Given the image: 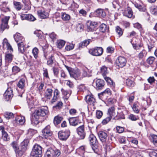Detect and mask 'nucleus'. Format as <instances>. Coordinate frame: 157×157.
<instances>
[{
	"instance_id": "18",
	"label": "nucleus",
	"mask_w": 157,
	"mask_h": 157,
	"mask_svg": "<svg viewBox=\"0 0 157 157\" xmlns=\"http://www.w3.org/2000/svg\"><path fill=\"white\" fill-rule=\"evenodd\" d=\"M111 92L109 88L106 89L104 91L98 94V96L100 98H103V97H107L108 96L111 95Z\"/></svg>"
},
{
	"instance_id": "19",
	"label": "nucleus",
	"mask_w": 157,
	"mask_h": 157,
	"mask_svg": "<svg viewBox=\"0 0 157 157\" xmlns=\"http://www.w3.org/2000/svg\"><path fill=\"white\" fill-rule=\"evenodd\" d=\"M96 17H105L106 14L103 10L101 9H98L94 11Z\"/></svg>"
},
{
	"instance_id": "2",
	"label": "nucleus",
	"mask_w": 157,
	"mask_h": 157,
	"mask_svg": "<svg viewBox=\"0 0 157 157\" xmlns=\"http://www.w3.org/2000/svg\"><path fill=\"white\" fill-rule=\"evenodd\" d=\"M42 148L39 145L35 144L32 149L31 155L33 157H41Z\"/></svg>"
},
{
	"instance_id": "17",
	"label": "nucleus",
	"mask_w": 157,
	"mask_h": 157,
	"mask_svg": "<svg viewBox=\"0 0 157 157\" xmlns=\"http://www.w3.org/2000/svg\"><path fill=\"white\" fill-rule=\"evenodd\" d=\"M98 135L100 140L102 142H105L107 138V133L102 131H100L98 133Z\"/></svg>"
},
{
	"instance_id": "33",
	"label": "nucleus",
	"mask_w": 157,
	"mask_h": 157,
	"mask_svg": "<svg viewBox=\"0 0 157 157\" xmlns=\"http://www.w3.org/2000/svg\"><path fill=\"white\" fill-rule=\"evenodd\" d=\"M63 118L59 115L56 116L54 119V123L55 125H57L59 124L62 120H63Z\"/></svg>"
},
{
	"instance_id": "22",
	"label": "nucleus",
	"mask_w": 157,
	"mask_h": 157,
	"mask_svg": "<svg viewBox=\"0 0 157 157\" xmlns=\"http://www.w3.org/2000/svg\"><path fill=\"white\" fill-rule=\"evenodd\" d=\"M38 16L42 19H45L48 16V13L44 10H39L37 11Z\"/></svg>"
},
{
	"instance_id": "25",
	"label": "nucleus",
	"mask_w": 157,
	"mask_h": 157,
	"mask_svg": "<svg viewBox=\"0 0 157 157\" xmlns=\"http://www.w3.org/2000/svg\"><path fill=\"white\" fill-rule=\"evenodd\" d=\"M52 92L53 90L51 89H47L44 94L45 98L47 99H50L52 95Z\"/></svg>"
},
{
	"instance_id": "56",
	"label": "nucleus",
	"mask_w": 157,
	"mask_h": 157,
	"mask_svg": "<svg viewBox=\"0 0 157 157\" xmlns=\"http://www.w3.org/2000/svg\"><path fill=\"white\" fill-rule=\"evenodd\" d=\"M155 58L154 57H150L147 60V63L150 64H152L155 60Z\"/></svg>"
},
{
	"instance_id": "39",
	"label": "nucleus",
	"mask_w": 157,
	"mask_h": 157,
	"mask_svg": "<svg viewBox=\"0 0 157 157\" xmlns=\"http://www.w3.org/2000/svg\"><path fill=\"white\" fill-rule=\"evenodd\" d=\"M2 139L5 141H8L10 140V137L7 132L3 131L2 133Z\"/></svg>"
},
{
	"instance_id": "54",
	"label": "nucleus",
	"mask_w": 157,
	"mask_h": 157,
	"mask_svg": "<svg viewBox=\"0 0 157 157\" xmlns=\"http://www.w3.org/2000/svg\"><path fill=\"white\" fill-rule=\"evenodd\" d=\"M112 118L108 116L106 118L103 119L101 122L102 124L105 125L107 124L108 122H109L111 120Z\"/></svg>"
},
{
	"instance_id": "3",
	"label": "nucleus",
	"mask_w": 157,
	"mask_h": 157,
	"mask_svg": "<svg viewBox=\"0 0 157 157\" xmlns=\"http://www.w3.org/2000/svg\"><path fill=\"white\" fill-rule=\"evenodd\" d=\"M60 154V152L58 150H54L50 148L47 150L44 157H58Z\"/></svg>"
},
{
	"instance_id": "24",
	"label": "nucleus",
	"mask_w": 157,
	"mask_h": 157,
	"mask_svg": "<svg viewBox=\"0 0 157 157\" xmlns=\"http://www.w3.org/2000/svg\"><path fill=\"white\" fill-rule=\"evenodd\" d=\"M14 123H16L19 125L23 124L25 122V118L24 117L18 116L16 118L14 121Z\"/></svg>"
},
{
	"instance_id": "30",
	"label": "nucleus",
	"mask_w": 157,
	"mask_h": 157,
	"mask_svg": "<svg viewBox=\"0 0 157 157\" xmlns=\"http://www.w3.org/2000/svg\"><path fill=\"white\" fill-rule=\"evenodd\" d=\"M17 45L19 52L21 53H23L25 49V47L24 42H21V43H19L17 44Z\"/></svg>"
},
{
	"instance_id": "59",
	"label": "nucleus",
	"mask_w": 157,
	"mask_h": 157,
	"mask_svg": "<svg viewBox=\"0 0 157 157\" xmlns=\"http://www.w3.org/2000/svg\"><path fill=\"white\" fill-rule=\"evenodd\" d=\"M90 41V40L88 39L83 41L82 43V46H86L89 44Z\"/></svg>"
},
{
	"instance_id": "1",
	"label": "nucleus",
	"mask_w": 157,
	"mask_h": 157,
	"mask_svg": "<svg viewBox=\"0 0 157 157\" xmlns=\"http://www.w3.org/2000/svg\"><path fill=\"white\" fill-rule=\"evenodd\" d=\"M48 112L47 107L41 108L36 110L34 113V117L33 118L32 122L35 121V123L36 124H38L39 117L45 116Z\"/></svg>"
},
{
	"instance_id": "58",
	"label": "nucleus",
	"mask_w": 157,
	"mask_h": 157,
	"mask_svg": "<svg viewBox=\"0 0 157 157\" xmlns=\"http://www.w3.org/2000/svg\"><path fill=\"white\" fill-rule=\"evenodd\" d=\"M63 104L62 102L61 101H59L56 105L53 106V108L59 109L61 108L63 106Z\"/></svg>"
},
{
	"instance_id": "47",
	"label": "nucleus",
	"mask_w": 157,
	"mask_h": 157,
	"mask_svg": "<svg viewBox=\"0 0 157 157\" xmlns=\"http://www.w3.org/2000/svg\"><path fill=\"white\" fill-rule=\"evenodd\" d=\"M116 33L118 34L119 36H120L122 35L123 31L121 28L119 26H117L116 28Z\"/></svg>"
},
{
	"instance_id": "29",
	"label": "nucleus",
	"mask_w": 157,
	"mask_h": 157,
	"mask_svg": "<svg viewBox=\"0 0 157 157\" xmlns=\"http://www.w3.org/2000/svg\"><path fill=\"white\" fill-rule=\"evenodd\" d=\"M104 79L108 83V85H109L112 89L115 87V83L113 82V81L111 78L109 77L105 76L104 77Z\"/></svg>"
},
{
	"instance_id": "7",
	"label": "nucleus",
	"mask_w": 157,
	"mask_h": 157,
	"mask_svg": "<svg viewBox=\"0 0 157 157\" xmlns=\"http://www.w3.org/2000/svg\"><path fill=\"white\" fill-rule=\"evenodd\" d=\"M90 144L93 150L96 148L98 144V142L96 137L93 134H90L89 137Z\"/></svg>"
},
{
	"instance_id": "40",
	"label": "nucleus",
	"mask_w": 157,
	"mask_h": 157,
	"mask_svg": "<svg viewBox=\"0 0 157 157\" xmlns=\"http://www.w3.org/2000/svg\"><path fill=\"white\" fill-rule=\"evenodd\" d=\"M25 81L24 79H21L18 82L17 86L21 89H23L25 84Z\"/></svg>"
},
{
	"instance_id": "34",
	"label": "nucleus",
	"mask_w": 157,
	"mask_h": 157,
	"mask_svg": "<svg viewBox=\"0 0 157 157\" xmlns=\"http://www.w3.org/2000/svg\"><path fill=\"white\" fill-rule=\"evenodd\" d=\"M11 146L14 149L16 153H17L18 154V151L19 150V148L17 142L16 141H13L11 144Z\"/></svg>"
},
{
	"instance_id": "52",
	"label": "nucleus",
	"mask_w": 157,
	"mask_h": 157,
	"mask_svg": "<svg viewBox=\"0 0 157 157\" xmlns=\"http://www.w3.org/2000/svg\"><path fill=\"white\" fill-rule=\"evenodd\" d=\"M49 36L53 41H54L57 39V35L53 32L49 34Z\"/></svg>"
},
{
	"instance_id": "20",
	"label": "nucleus",
	"mask_w": 157,
	"mask_h": 157,
	"mask_svg": "<svg viewBox=\"0 0 157 157\" xmlns=\"http://www.w3.org/2000/svg\"><path fill=\"white\" fill-rule=\"evenodd\" d=\"M14 38L15 41L17 44L18 43H21L24 41V38L21 35V34L19 33H16L14 36Z\"/></svg>"
},
{
	"instance_id": "31",
	"label": "nucleus",
	"mask_w": 157,
	"mask_h": 157,
	"mask_svg": "<svg viewBox=\"0 0 157 157\" xmlns=\"http://www.w3.org/2000/svg\"><path fill=\"white\" fill-rule=\"evenodd\" d=\"M69 121L70 124L74 126L78 125L79 122L78 120L75 117L70 118L69 120Z\"/></svg>"
},
{
	"instance_id": "45",
	"label": "nucleus",
	"mask_w": 157,
	"mask_h": 157,
	"mask_svg": "<svg viewBox=\"0 0 157 157\" xmlns=\"http://www.w3.org/2000/svg\"><path fill=\"white\" fill-rule=\"evenodd\" d=\"M5 117L7 119H9L13 117V114L12 113L6 112L4 113Z\"/></svg>"
},
{
	"instance_id": "12",
	"label": "nucleus",
	"mask_w": 157,
	"mask_h": 157,
	"mask_svg": "<svg viewBox=\"0 0 157 157\" xmlns=\"http://www.w3.org/2000/svg\"><path fill=\"white\" fill-rule=\"evenodd\" d=\"M13 90L11 88H9L4 94V96L6 101H8L13 97Z\"/></svg>"
},
{
	"instance_id": "38",
	"label": "nucleus",
	"mask_w": 157,
	"mask_h": 157,
	"mask_svg": "<svg viewBox=\"0 0 157 157\" xmlns=\"http://www.w3.org/2000/svg\"><path fill=\"white\" fill-rule=\"evenodd\" d=\"M101 72L104 77L106 76V75L108 73L107 67L105 66H102L101 68Z\"/></svg>"
},
{
	"instance_id": "8",
	"label": "nucleus",
	"mask_w": 157,
	"mask_h": 157,
	"mask_svg": "<svg viewBox=\"0 0 157 157\" xmlns=\"http://www.w3.org/2000/svg\"><path fill=\"white\" fill-rule=\"evenodd\" d=\"M70 134L69 130H66L65 131H59L58 133V137L59 139L62 140H66Z\"/></svg>"
},
{
	"instance_id": "57",
	"label": "nucleus",
	"mask_w": 157,
	"mask_h": 157,
	"mask_svg": "<svg viewBox=\"0 0 157 157\" xmlns=\"http://www.w3.org/2000/svg\"><path fill=\"white\" fill-rule=\"evenodd\" d=\"M52 70L54 75L57 77L59 73V68L56 67H53Z\"/></svg>"
},
{
	"instance_id": "15",
	"label": "nucleus",
	"mask_w": 157,
	"mask_h": 157,
	"mask_svg": "<svg viewBox=\"0 0 157 157\" xmlns=\"http://www.w3.org/2000/svg\"><path fill=\"white\" fill-rule=\"evenodd\" d=\"M105 82L103 80L98 79L95 81L96 88L97 89H102L104 86Z\"/></svg>"
},
{
	"instance_id": "9",
	"label": "nucleus",
	"mask_w": 157,
	"mask_h": 157,
	"mask_svg": "<svg viewBox=\"0 0 157 157\" xmlns=\"http://www.w3.org/2000/svg\"><path fill=\"white\" fill-rule=\"evenodd\" d=\"M127 63L126 59L122 56L118 57L116 60V65L120 67H123L125 66Z\"/></svg>"
},
{
	"instance_id": "53",
	"label": "nucleus",
	"mask_w": 157,
	"mask_h": 157,
	"mask_svg": "<svg viewBox=\"0 0 157 157\" xmlns=\"http://www.w3.org/2000/svg\"><path fill=\"white\" fill-rule=\"evenodd\" d=\"M148 152L149 153V155L151 157H157V153L154 150H150V151Z\"/></svg>"
},
{
	"instance_id": "26",
	"label": "nucleus",
	"mask_w": 157,
	"mask_h": 157,
	"mask_svg": "<svg viewBox=\"0 0 157 157\" xmlns=\"http://www.w3.org/2000/svg\"><path fill=\"white\" fill-rule=\"evenodd\" d=\"M99 30L102 33L108 32L109 28L105 24H102L100 25Z\"/></svg>"
},
{
	"instance_id": "60",
	"label": "nucleus",
	"mask_w": 157,
	"mask_h": 157,
	"mask_svg": "<svg viewBox=\"0 0 157 157\" xmlns=\"http://www.w3.org/2000/svg\"><path fill=\"white\" fill-rule=\"evenodd\" d=\"M103 115L102 112L100 110H97L96 111V117L98 119H100Z\"/></svg>"
},
{
	"instance_id": "37",
	"label": "nucleus",
	"mask_w": 157,
	"mask_h": 157,
	"mask_svg": "<svg viewBox=\"0 0 157 157\" xmlns=\"http://www.w3.org/2000/svg\"><path fill=\"white\" fill-rule=\"evenodd\" d=\"M63 94L64 95V99L67 100L70 95L71 93L67 90H64L63 88L61 89Z\"/></svg>"
},
{
	"instance_id": "23",
	"label": "nucleus",
	"mask_w": 157,
	"mask_h": 157,
	"mask_svg": "<svg viewBox=\"0 0 157 157\" xmlns=\"http://www.w3.org/2000/svg\"><path fill=\"white\" fill-rule=\"evenodd\" d=\"M85 100L86 102L89 105H94L95 102V98L92 96L87 95L85 97Z\"/></svg>"
},
{
	"instance_id": "62",
	"label": "nucleus",
	"mask_w": 157,
	"mask_h": 157,
	"mask_svg": "<svg viewBox=\"0 0 157 157\" xmlns=\"http://www.w3.org/2000/svg\"><path fill=\"white\" fill-rule=\"evenodd\" d=\"M34 33L39 38H41L42 36V32L40 30H36L34 32Z\"/></svg>"
},
{
	"instance_id": "46",
	"label": "nucleus",
	"mask_w": 157,
	"mask_h": 157,
	"mask_svg": "<svg viewBox=\"0 0 157 157\" xmlns=\"http://www.w3.org/2000/svg\"><path fill=\"white\" fill-rule=\"evenodd\" d=\"M151 137L154 144L157 147V135L154 134L152 135Z\"/></svg>"
},
{
	"instance_id": "64",
	"label": "nucleus",
	"mask_w": 157,
	"mask_h": 157,
	"mask_svg": "<svg viewBox=\"0 0 157 157\" xmlns=\"http://www.w3.org/2000/svg\"><path fill=\"white\" fill-rule=\"evenodd\" d=\"M74 48V45L71 44L68 45H67L65 47V49L67 51H70L72 49Z\"/></svg>"
},
{
	"instance_id": "44",
	"label": "nucleus",
	"mask_w": 157,
	"mask_h": 157,
	"mask_svg": "<svg viewBox=\"0 0 157 157\" xmlns=\"http://www.w3.org/2000/svg\"><path fill=\"white\" fill-rule=\"evenodd\" d=\"M12 71L14 74H17L21 71V69L19 67L16 66H14L12 68Z\"/></svg>"
},
{
	"instance_id": "51",
	"label": "nucleus",
	"mask_w": 157,
	"mask_h": 157,
	"mask_svg": "<svg viewBox=\"0 0 157 157\" xmlns=\"http://www.w3.org/2000/svg\"><path fill=\"white\" fill-rule=\"evenodd\" d=\"M13 4L15 8L18 10H20L21 9L20 3L17 2H13Z\"/></svg>"
},
{
	"instance_id": "4",
	"label": "nucleus",
	"mask_w": 157,
	"mask_h": 157,
	"mask_svg": "<svg viewBox=\"0 0 157 157\" xmlns=\"http://www.w3.org/2000/svg\"><path fill=\"white\" fill-rule=\"evenodd\" d=\"M29 142V140L28 139L25 140L22 142L20 145V148L18 151V155L20 156L22 155L23 153L27 149V146Z\"/></svg>"
},
{
	"instance_id": "63",
	"label": "nucleus",
	"mask_w": 157,
	"mask_h": 157,
	"mask_svg": "<svg viewBox=\"0 0 157 157\" xmlns=\"http://www.w3.org/2000/svg\"><path fill=\"white\" fill-rule=\"evenodd\" d=\"M132 109L133 111L136 113H139V110L137 108V106L136 104H134Z\"/></svg>"
},
{
	"instance_id": "50",
	"label": "nucleus",
	"mask_w": 157,
	"mask_h": 157,
	"mask_svg": "<svg viewBox=\"0 0 157 157\" xmlns=\"http://www.w3.org/2000/svg\"><path fill=\"white\" fill-rule=\"evenodd\" d=\"M32 53L34 58L36 59L38 57V49L36 48H34L33 50Z\"/></svg>"
},
{
	"instance_id": "16",
	"label": "nucleus",
	"mask_w": 157,
	"mask_h": 157,
	"mask_svg": "<svg viewBox=\"0 0 157 157\" xmlns=\"http://www.w3.org/2000/svg\"><path fill=\"white\" fill-rule=\"evenodd\" d=\"M123 13L124 15L128 18H134L132 10L129 7H128L127 9H126L124 10Z\"/></svg>"
},
{
	"instance_id": "41",
	"label": "nucleus",
	"mask_w": 157,
	"mask_h": 157,
	"mask_svg": "<svg viewBox=\"0 0 157 157\" xmlns=\"http://www.w3.org/2000/svg\"><path fill=\"white\" fill-rule=\"evenodd\" d=\"M57 47L59 48H61L64 46L65 42L63 40H57Z\"/></svg>"
},
{
	"instance_id": "5",
	"label": "nucleus",
	"mask_w": 157,
	"mask_h": 157,
	"mask_svg": "<svg viewBox=\"0 0 157 157\" xmlns=\"http://www.w3.org/2000/svg\"><path fill=\"white\" fill-rule=\"evenodd\" d=\"M103 49L101 47H95L89 50V52L91 55L95 56H99L103 53Z\"/></svg>"
},
{
	"instance_id": "42",
	"label": "nucleus",
	"mask_w": 157,
	"mask_h": 157,
	"mask_svg": "<svg viewBox=\"0 0 157 157\" xmlns=\"http://www.w3.org/2000/svg\"><path fill=\"white\" fill-rule=\"evenodd\" d=\"M62 18L64 21H68L70 19V16L65 13H62Z\"/></svg>"
},
{
	"instance_id": "6",
	"label": "nucleus",
	"mask_w": 157,
	"mask_h": 157,
	"mask_svg": "<svg viewBox=\"0 0 157 157\" xmlns=\"http://www.w3.org/2000/svg\"><path fill=\"white\" fill-rule=\"evenodd\" d=\"M76 131L79 136V139L83 140L84 139L86 133L85 130V127L84 125L79 126L76 129Z\"/></svg>"
},
{
	"instance_id": "21",
	"label": "nucleus",
	"mask_w": 157,
	"mask_h": 157,
	"mask_svg": "<svg viewBox=\"0 0 157 157\" xmlns=\"http://www.w3.org/2000/svg\"><path fill=\"white\" fill-rule=\"evenodd\" d=\"M115 109L113 106H112L108 109L107 113L108 116L112 118L115 119L116 113H115Z\"/></svg>"
},
{
	"instance_id": "14",
	"label": "nucleus",
	"mask_w": 157,
	"mask_h": 157,
	"mask_svg": "<svg viewBox=\"0 0 157 157\" xmlns=\"http://www.w3.org/2000/svg\"><path fill=\"white\" fill-rule=\"evenodd\" d=\"M81 75V72L80 70L76 68L74 69L72 72H71L70 75L71 77L74 78L76 80L78 79Z\"/></svg>"
},
{
	"instance_id": "49",
	"label": "nucleus",
	"mask_w": 157,
	"mask_h": 157,
	"mask_svg": "<svg viewBox=\"0 0 157 157\" xmlns=\"http://www.w3.org/2000/svg\"><path fill=\"white\" fill-rule=\"evenodd\" d=\"M76 28L78 31H81L83 29V26L82 24L78 23L76 25Z\"/></svg>"
},
{
	"instance_id": "32",
	"label": "nucleus",
	"mask_w": 157,
	"mask_h": 157,
	"mask_svg": "<svg viewBox=\"0 0 157 157\" xmlns=\"http://www.w3.org/2000/svg\"><path fill=\"white\" fill-rule=\"evenodd\" d=\"M135 7L140 11H145L146 10V6L143 4H140L137 3L135 4Z\"/></svg>"
},
{
	"instance_id": "28",
	"label": "nucleus",
	"mask_w": 157,
	"mask_h": 157,
	"mask_svg": "<svg viewBox=\"0 0 157 157\" xmlns=\"http://www.w3.org/2000/svg\"><path fill=\"white\" fill-rule=\"evenodd\" d=\"M13 56L11 54L6 53L5 54V60L6 63H9L12 62Z\"/></svg>"
},
{
	"instance_id": "61",
	"label": "nucleus",
	"mask_w": 157,
	"mask_h": 157,
	"mask_svg": "<svg viewBox=\"0 0 157 157\" xmlns=\"http://www.w3.org/2000/svg\"><path fill=\"white\" fill-rule=\"evenodd\" d=\"M116 129L117 132L119 133L123 132L124 130L123 127L119 126H117L116 127Z\"/></svg>"
},
{
	"instance_id": "11",
	"label": "nucleus",
	"mask_w": 157,
	"mask_h": 157,
	"mask_svg": "<svg viewBox=\"0 0 157 157\" xmlns=\"http://www.w3.org/2000/svg\"><path fill=\"white\" fill-rule=\"evenodd\" d=\"M50 128V126L48 125L42 131L43 136L45 139H47L48 137L51 136L52 134V132Z\"/></svg>"
},
{
	"instance_id": "43",
	"label": "nucleus",
	"mask_w": 157,
	"mask_h": 157,
	"mask_svg": "<svg viewBox=\"0 0 157 157\" xmlns=\"http://www.w3.org/2000/svg\"><path fill=\"white\" fill-rule=\"evenodd\" d=\"M126 82L127 85L129 87H133L134 86V82L129 79H126Z\"/></svg>"
},
{
	"instance_id": "55",
	"label": "nucleus",
	"mask_w": 157,
	"mask_h": 157,
	"mask_svg": "<svg viewBox=\"0 0 157 157\" xmlns=\"http://www.w3.org/2000/svg\"><path fill=\"white\" fill-rule=\"evenodd\" d=\"M54 57L51 56L49 58V59L47 61V64L48 65L51 66L53 63Z\"/></svg>"
},
{
	"instance_id": "27",
	"label": "nucleus",
	"mask_w": 157,
	"mask_h": 157,
	"mask_svg": "<svg viewBox=\"0 0 157 157\" xmlns=\"http://www.w3.org/2000/svg\"><path fill=\"white\" fill-rule=\"evenodd\" d=\"M37 132V131L36 130L33 129H29L28 130L26 134L27 137L28 139H30Z\"/></svg>"
},
{
	"instance_id": "13",
	"label": "nucleus",
	"mask_w": 157,
	"mask_h": 157,
	"mask_svg": "<svg viewBox=\"0 0 157 157\" xmlns=\"http://www.w3.org/2000/svg\"><path fill=\"white\" fill-rule=\"evenodd\" d=\"M98 24L97 22L92 21H88L87 23V27L89 31H94L97 29Z\"/></svg>"
},
{
	"instance_id": "48",
	"label": "nucleus",
	"mask_w": 157,
	"mask_h": 157,
	"mask_svg": "<svg viewBox=\"0 0 157 157\" xmlns=\"http://www.w3.org/2000/svg\"><path fill=\"white\" fill-rule=\"evenodd\" d=\"M131 42L133 46V48L136 50H139L142 47V45L141 44H134L132 40L131 41Z\"/></svg>"
},
{
	"instance_id": "35",
	"label": "nucleus",
	"mask_w": 157,
	"mask_h": 157,
	"mask_svg": "<svg viewBox=\"0 0 157 157\" xmlns=\"http://www.w3.org/2000/svg\"><path fill=\"white\" fill-rule=\"evenodd\" d=\"M147 54V51L143 49L139 53L137 57L140 59H142L144 57H145Z\"/></svg>"
},
{
	"instance_id": "36",
	"label": "nucleus",
	"mask_w": 157,
	"mask_h": 157,
	"mask_svg": "<svg viewBox=\"0 0 157 157\" xmlns=\"http://www.w3.org/2000/svg\"><path fill=\"white\" fill-rule=\"evenodd\" d=\"M82 71V75L84 77H89L90 76L89 73L91 72V71H89V70L87 67L84 68Z\"/></svg>"
},
{
	"instance_id": "10",
	"label": "nucleus",
	"mask_w": 157,
	"mask_h": 157,
	"mask_svg": "<svg viewBox=\"0 0 157 157\" xmlns=\"http://www.w3.org/2000/svg\"><path fill=\"white\" fill-rule=\"evenodd\" d=\"M10 17L6 16L2 19V24L1 26V30L4 31L6 29H8L9 26L8 25V21Z\"/></svg>"
}]
</instances>
